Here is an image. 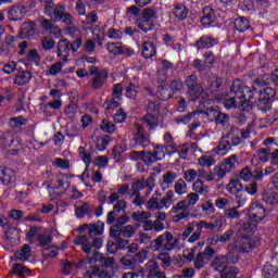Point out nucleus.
I'll return each mask as SVG.
<instances>
[{"label": "nucleus", "instance_id": "obj_41", "mask_svg": "<svg viewBox=\"0 0 278 278\" xmlns=\"http://www.w3.org/2000/svg\"><path fill=\"white\" fill-rule=\"evenodd\" d=\"M220 164L228 173H231L236 168V164H238V156L231 155L225 159Z\"/></svg>", "mask_w": 278, "mask_h": 278}, {"label": "nucleus", "instance_id": "obj_55", "mask_svg": "<svg viewBox=\"0 0 278 278\" xmlns=\"http://www.w3.org/2000/svg\"><path fill=\"white\" fill-rule=\"evenodd\" d=\"M151 251V248L146 247L141 249L136 255L135 260L136 262H139V264H142L147 261V257L149 256V252Z\"/></svg>", "mask_w": 278, "mask_h": 278}, {"label": "nucleus", "instance_id": "obj_62", "mask_svg": "<svg viewBox=\"0 0 278 278\" xmlns=\"http://www.w3.org/2000/svg\"><path fill=\"white\" fill-rule=\"evenodd\" d=\"M239 179L251 181V179H253V172H251V168L244 167L239 174Z\"/></svg>", "mask_w": 278, "mask_h": 278}, {"label": "nucleus", "instance_id": "obj_13", "mask_svg": "<svg viewBox=\"0 0 278 278\" xmlns=\"http://www.w3.org/2000/svg\"><path fill=\"white\" fill-rule=\"evenodd\" d=\"M105 224L102 222H98L96 224H84L78 228V233H87L89 235V238H92L94 236H101L103 231L105 230Z\"/></svg>", "mask_w": 278, "mask_h": 278}, {"label": "nucleus", "instance_id": "obj_8", "mask_svg": "<svg viewBox=\"0 0 278 278\" xmlns=\"http://www.w3.org/2000/svg\"><path fill=\"white\" fill-rule=\"evenodd\" d=\"M248 215L250 218L249 223H244V225H255V229H257V224L260 220H264L266 218V210L262 204L254 202L251 204Z\"/></svg>", "mask_w": 278, "mask_h": 278}, {"label": "nucleus", "instance_id": "obj_63", "mask_svg": "<svg viewBox=\"0 0 278 278\" xmlns=\"http://www.w3.org/2000/svg\"><path fill=\"white\" fill-rule=\"evenodd\" d=\"M263 275L264 278H275V275H277V267L273 265L265 266Z\"/></svg>", "mask_w": 278, "mask_h": 278}, {"label": "nucleus", "instance_id": "obj_15", "mask_svg": "<svg viewBox=\"0 0 278 278\" xmlns=\"http://www.w3.org/2000/svg\"><path fill=\"white\" fill-rule=\"evenodd\" d=\"M3 229L5 230L4 240L7 244H11V247H16V244H18V240H21V229L14 226L10 227L8 225V219L7 225Z\"/></svg>", "mask_w": 278, "mask_h": 278}, {"label": "nucleus", "instance_id": "obj_47", "mask_svg": "<svg viewBox=\"0 0 278 278\" xmlns=\"http://www.w3.org/2000/svg\"><path fill=\"white\" fill-rule=\"evenodd\" d=\"M192 191L198 192V194H207L210 192V187L203 185V181L197 180L192 185Z\"/></svg>", "mask_w": 278, "mask_h": 278}, {"label": "nucleus", "instance_id": "obj_27", "mask_svg": "<svg viewBox=\"0 0 278 278\" xmlns=\"http://www.w3.org/2000/svg\"><path fill=\"white\" fill-rule=\"evenodd\" d=\"M198 164L203 168H210L216 164V159H214L213 153H206L198 159Z\"/></svg>", "mask_w": 278, "mask_h": 278}, {"label": "nucleus", "instance_id": "obj_61", "mask_svg": "<svg viewBox=\"0 0 278 278\" xmlns=\"http://www.w3.org/2000/svg\"><path fill=\"white\" fill-rule=\"evenodd\" d=\"M74 268H75V264L71 263L70 261L65 260L61 263V269L64 275H71Z\"/></svg>", "mask_w": 278, "mask_h": 278}, {"label": "nucleus", "instance_id": "obj_11", "mask_svg": "<svg viewBox=\"0 0 278 278\" xmlns=\"http://www.w3.org/2000/svg\"><path fill=\"white\" fill-rule=\"evenodd\" d=\"M188 90V99L189 101H197V99H201V94H203V88L197 85V76L191 75L186 78Z\"/></svg>", "mask_w": 278, "mask_h": 278}, {"label": "nucleus", "instance_id": "obj_7", "mask_svg": "<svg viewBox=\"0 0 278 278\" xmlns=\"http://www.w3.org/2000/svg\"><path fill=\"white\" fill-rule=\"evenodd\" d=\"M74 244H77L84 253L90 255V253H92V247H94V249H101V247H103V239L96 238L90 242V239L86 235H81L74 239Z\"/></svg>", "mask_w": 278, "mask_h": 278}, {"label": "nucleus", "instance_id": "obj_60", "mask_svg": "<svg viewBox=\"0 0 278 278\" xmlns=\"http://www.w3.org/2000/svg\"><path fill=\"white\" fill-rule=\"evenodd\" d=\"M108 144H110V137H100L97 140V149L98 151H105L108 149Z\"/></svg>", "mask_w": 278, "mask_h": 278}, {"label": "nucleus", "instance_id": "obj_19", "mask_svg": "<svg viewBox=\"0 0 278 278\" xmlns=\"http://www.w3.org/2000/svg\"><path fill=\"white\" fill-rule=\"evenodd\" d=\"M212 257H214V249L207 247L204 252L197 255L194 267L199 269L203 268V266H205V264H207Z\"/></svg>", "mask_w": 278, "mask_h": 278}, {"label": "nucleus", "instance_id": "obj_45", "mask_svg": "<svg viewBox=\"0 0 278 278\" xmlns=\"http://www.w3.org/2000/svg\"><path fill=\"white\" fill-rule=\"evenodd\" d=\"M226 190L230 194H238V192H241L242 190V184H240L238 180L232 179L230 182L227 185Z\"/></svg>", "mask_w": 278, "mask_h": 278}, {"label": "nucleus", "instance_id": "obj_35", "mask_svg": "<svg viewBox=\"0 0 278 278\" xmlns=\"http://www.w3.org/2000/svg\"><path fill=\"white\" fill-rule=\"evenodd\" d=\"M228 258L226 256H216L213 261L212 268L220 273L224 268H227Z\"/></svg>", "mask_w": 278, "mask_h": 278}, {"label": "nucleus", "instance_id": "obj_50", "mask_svg": "<svg viewBox=\"0 0 278 278\" xmlns=\"http://www.w3.org/2000/svg\"><path fill=\"white\" fill-rule=\"evenodd\" d=\"M198 177L200 179H203L204 181H215L216 179V175L214 174V172H207L203 168H200L198 170Z\"/></svg>", "mask_w": 278, "mask_h": 278}, {"label": "nucleus", "instance_id": "obj_26", "mask_svg": "<svg viewBox=\"0 0 278 278\" xmlns=\"http://www.w3.org/2000/svg\"><path fill=\"white\" fill-rule=\"evenodd\" d=\"M262 199L267 205H275L278 202V193L275 189H266L262 194Z\"/></svg>", "mask_w": 278, "mask_h": 278}, {"label": "nucleus", "instance_id": "obj_17", "mask_svg": "<svg viewBox=\"0 0 278 278\" xmlns=\"http://www.w3.org/2000/svg\"><path fill=\"white\" fill-rule=\"evenodd\" d=\"M121 94H123V87L121 85H115L112 93L113 98L108 99L104 102L103 108H105V110L118 108L121 105Z\"/></svg>", "mask_w": 278, "mask_h": 278}, {"label": "nucleus", "instance_id": "obj_32", "mask_svg": "<svg viewBox=\"0 0 278 278\" xmlns=\"http://www.w3.org/2000/svg\"><path fill=\"white\" fill-rule=\"evenodd\" d=\"M105 81H108V71L99 72L93 78L92 88H94V90H99Z\"/></svg>", "mask_w": 278, "mask_h": 278}, {"label": "nucleus", "instance_id": "obj_36", "mask_svg": "<svg viewBox=\"0 0 278 278\" xmlns=\"http://www.w3.org/2000/svg\"><path fill=\"white\" fill-rule=\"evenodd\" d=\"M216 45V39L210 36H203L200 40L197 41L198 49H210V47H214Z\"/></svg>", "mask_w": 278, "mask_h": 278}, {"label": "nucleus", "instance_id": "obj_3", "mask_svg": "<svg viewBox=\"0 0 278 278\" xmlns=\"http://www.w3.org/2000/svg\"><path fill=\"white\" fill-rule=\"evenodd\" d=\"M197 203H199V194H197L195 192L189 193L186 200L179 201L175 206L172 207V220L174 223H179V220L188 218V216L190 215V213L188 212V207H191V205H197Z\"/></svg>", "mask_w": 278, "mask_h": 278}, {"label": "nucleus", "instance_id": "obj_54", "mask_svg": "<svg viewBox=\"0 0 278 278\" xmlns=\"http://www.w3.org/2000/svg\"><path fill=\"white\" fill-rule=\"evenodd\" d=\"M211 218L213 220L211 223L213 224L214 229H223V227H225L227 225L225 216H223V215H215Z\"/></svg>", "mask_w": 278, "mask_h": 278}, {"label": "nucleus", "instance_id": "obj_59", "mask_svg": "<svg viewBox=\"0 0 278 278\" xmlns=\"http://www.w3.org/2000/svg\"><path fill=\"white\" fill-rule=\"evenodd\" d=\"M152 154L154 155V159H156V162L164 160V157H166V148L157 146L154 148V152H152Z\"/></svg>", "mask_w": 278, "mask_h": 278}, {"label": "nucleus", "instance_id": "obj_33", "mask_svg": "<svg viewBox=\"0 0 278 278\" xmlns=\"http://www.w3.org/2000/svg\"><path fill=\"white\" fill-rule=\"evenodd\" d=\"M146 273H148V278H155L160 275V265L155 261H149L146 264Z\"/></svg>", "mask_w": 278, "mask_h": 278}, {"label": "nucleus", "instance_id": "obj_37", "mask_svg": "<svg viewBox=\"0 0 278 278\" xmlns=\"http://www.w3.org/2000/svg\"><path fill=\"white\" fill-rule=\"evenodd\" d=\"M139 225H127L122 228H119V236H123L124 238H134L136 236V231H138Z\"/></svg>", "mask_w": 278, "mask_h": 278}, {"label": "nucleus", "instance_id": "obj_31", "mask_svg": "<svg viewBox=\"0 0 278 278\" xmlns=\"http://www.w3.org/2000/svg\"><path fill=\"white\" fill-rule=\"evenodd\" d=\"M70 34L71 36H73V34H75L76 36V40L74 42H72L71 47L73 51H78L81 48V45H84V41L80 39L81 37V30H79V28L76 27H72L70 28Z\"/></svg>", "mask_w": 278, "mask_h": 278}, {"label": "nucleus", "instance_id": "obj_22", "mask_svg": "<svg viewBox=\"0 0 278 278\" xmlns=\"http://www.w3.org/2000/svg\"><path fill=\"white\" fill-rule=\"evenodd\" d=\"M58 55L61 60H67L71 55V42L68 40L62 39L59 41Z\"/></svg>", "mask_w": 278, "mask_h": 278}, {"label": "nucleus", "instance_id": "obj_14", "mask_svg": "<svg viewBox=\"0 0 278 278\" xmlns=\"http://www.w3.org/2000/svg\"><path fill=\"white\" fill-rule=\"evenodd\" d=\"M94 262H100L101 266H104V268H112V266H114V257H104L103 254L99 252H96L92 257L84 260L86 266H94Z\"/></svg>", "mask_w": 278, "mask_h": 278}, {"label": "nucleus", "instance_id": "obj_18", "mask_svg": "<svg viewBox=\"0 0 278 278\" xmlns=\"http://www.w3.org/2000/svg\"><path fill=\"white\" fill-rule=\"evenodd\" d=\"M26 14L27 4H16L7 12L9 21H22Z\"/></svg>", "mask_w": 278, "mask_h": 278}, {"label": "nucleus", "instance_id": "obj_12", "mask_svg": "<svg viewBox=\"0 0 278 278\" xmlns=\"http://www.w3.org/2000/svg\"><path fill=\"white\" fill-rule=\"evenodd\" d=\"M26 238L27 240H29V242H35V240H39L40 244L42 245L49 244L52 240L51 235L47 232L42 233V229L36 227L29 229Z\"/></svg>", "mask_w": 278, "mask_h": 278}, {"label": "nucleus", "instance_id": "obj_52", "mask_svg": "<svg viewBox=\"0 0 278 278\" xmlns=\"http://www.w3.org/2000/svg\"><path fill=\"white\" fill-rule=\"evenodd\" d=\"M10 127H13V129H18L23 127V125H27V119H25L23 116L13 117L9 121Z\"/></svg>", "mask_w": 278, "mask_h": 278}, {"label": "nucleus", "instance_id": "obj_38", "mask_svg": "<svg viewBox=\"0 0 278 278\" xmlns=\"http://www.w3.org/2000/svg\"><path fill=\"white\" fill-rule=\"evenodd\" d=\"M274 97H275V89L270 87H265L263 88V90L260 91L258 99L263 103H268V101H270V99H273Z\"/></svg>", "mask_w": 278, "mask_h": 278}, {"label": "nucleus", "instance_id": "obj_34", "mask_svg": "<svg viewBox=\"0 0 278 278\" xmlns=\"http://www.w3.org/2000/svg\"><path fill=\"white\" fill-rule=\"evenodd\" d=\"M270 155V150L267 149H261L260 151L256 152V154H254V156L252 157V163L253 164H260V162H268V157Z\"/></svg>", "mask_w": 278, "mask_h": 278}, {"label": "nucleus", "instance_id": "obj_44", "mask_svg": "<svg viewBox=\"0 0 278 278\" xmlns=\"http://www.w3.org/2000/svg\"><path fill=\"white\" fill-rule=\"evenodd\" d=\"M174 16L178 18V21H185L188 17V9L185 5L178 4L174 9Z\"/></svg>", "mask_w": 278, "mask_h": 278}, {"label": "nucleus", "instance_id": "obj_51", "mask_svg": "<svg viewBox=\"0 0 278 278\" xmlns=\"http://www.w3.org/2000/svg\"><path fill=\"white\" fill-rule=\"evenodd\" d=\"M100 129L104 131V134H114L116 126L112 122L103 119L100 124Z\"/></svg>", "mask_w": 278, "mask_h": 278}, {"label": "nucleus", "instance_id": "obj_43", "mask_svg": "<svg viewBox=\"0 0 278 278\" xmlns=\"http://www.w3.org/2000/svg\"><path fill=\"white\" fill-rule=\"evenodd\" d=\"M119 262L125 270H134L136 268V257L123 256Z\"/></svg>", "mask_w": 278, "mask_h": 278}, {"label": "nucleus", "instance_id": "obj_16", "mask_svg": "<svg viewBox=\"0 0 278 278\" xmlns=\"http://www.w3.org/2000/svg\"><path fill=\"white\" fill-rule=\"evenodd\" d=\"M52 21H62V23H65V25H72L73 24V16L68 13H65L64 5H58L56 8H53L52 15H48Z\"/></svg>", "mask_w": 278, "mask_h": 278}, {"label": "nucleus", "instance_id": "obj_2", "mask_svg": "<svg viewBox=\"0 0 278 278\" xmlns=\"http://www.w3.org/2000/svg\"><path fill=\"white\" fill-rule=\"evenodd\" d=\"M253 90H251L241 80H235L231 85L230 92L235 94L224 101V108L226 110H249L252 105L251 99H253Z\"/></svg>", "mask_w": 278, "mask_h": 278}, {"label": "nucleus", "instance_id": "obj_6", "mask_svg": "<svg viewBox=\"0 0 278 278\" xmlns=\"http://www.w3.org/2000/svg\"><path fill=\"white\" fill-rule=\"evenodd\" d=\"M176 202L177 198H175V191L168 190L161 199L152 195L147 203V207L152 212L155 210H169Z\"/></svg>", "mask_w": 278, "mask_h": 278}, {"label": "nucleus", "instance_id": "obj_28", "mask_svg": "<svg viewBox=\"0 0 278 278\" xmlns=\"http://www.w3.org/2000/svg\"><path fill=\"white\" fill-rule=\"evenodd\" d=\"M175 179H177V173L175 172H167L163 174L162 180H161V187L164 189L170 188L173 184H175Z\"/></svg>", "mask_w": 278, "mask_h": 278}, {"label": "nucleus", "instance_id": "obj_23", "mask_svg": "<svg viewBox=\"0 0 278 278\" xmlns=\"http://www.w3.org/2000/svg\"><path fill=\"white\" fill-rule=\"evenodd\" d=\"M229 151H231V143L229 142V138L226 137L220 140L217 148L213 150V153H216L217 155L223 157V156L227 155V153H229Z\"/></svg>", "mask_w": 278, "mask_h": 278}, {"label": "nucleus", "instance_id": "obj_20", "mask_svg": "<svg viewBox=\"0 0 278 278\" xmlns=\"http://www.w3.org/2000/svg\"><path fill=\"white\" fill-rule=\"evenodd\" d=\"M0 181H2L3 186H10V184L16 181V174L12 168L0 167Z\"/></svg>", "mask_w": 278, "mask_h": 278}, {"label": "nucleus", "instance_id": "obj_39", "mask_svg": "<svg viewBox=\"0 0 278 278\" xmlns=\"http://www.w3.org/2000/svg\"><path fill=\"white\" fill-rule=\"evenodd\" d=\"M29 79H31L29 72H18L15 76L14 84H16V86H25V84H29Z\"/></svg>", "mask_w": 278, "mask_h": 278}, {"label": "nucleus", "instance_id": "obj_4", "mask_svg": "<svg viewBox=\"0 0 278 278\" xmlns=\"http://www.w3.org/2000/svg\"><path fill=\"white\" fill-rule=\"evenodd\" d=\"M182 247L184 243H179V238L174 237L168 231H165L150 242L152 251H174V249H182Z\"/></svg>", "mask_w": 278, "mask_h": 278}, {"label": "nucleus", "instance_id": "obj_58", "mask_svg": "<svg viewBox=\"0 0 278 278\" xmlns=\"http://www.w3.org/2000/svg\"><path fill=\"white\" fill-rule=\"evenodd\" d=\"M13 275H17V277H23V275L29 273V269L22 264H14L12 267Z\"/></svg>", "mask_w": 278, "mask_h": 278}, {"label": "nucleus", "instance_id": "obj_53", "mask_svg": "<svg viewBox=\"0 0 278 278\" xmlns=\"http://www.w3.org/2000/svg\"><path fill=\"white\" fill-rule=\"evenodd\" d=\"M53 188L56 190H60V188H63V190H68V188H71V181H68L66 176H61L56 179V185Z\"/></svg>", "mask_w": 278, "mask_h": 278}, {"label": "nucleus", "instance_id": "obj_10", "mask_svg": "<svg viewBox=\"0 0 278 278\" xmlns=\"http://www.w3.org/2000/svg\"><path fill=\"white\" fill-rule=\"evenodd\" d=\"M155 18V11L151 9H146L143 15L137 21L138 29L141 31H151L154 27L153 20Z\"/></svg>", "mask_w": 278, "mask_h": 278}, {"label": "nucleus", "instance_id": "obj_49", "mask_svg": "<svg viewBox=\"0 0 278 278\" xmlns=\"http://www.w3.org/2000/svg\"><path fill=\"white\" fill-rule=\"evenodd\" d=\"M220 273V278H235L238 277V268L233 266H228L224 268Z\"/></svg>", "mask_w": 278, "mask_h": 278}, {"label": "nucleus", "instance_id": "obj_30", "mask_svg": "<svg viewBox=\"0 0 278 278\" xmlns=\"http://www.w3.org/2000/svg\"><path fill=\"white\" fill-rule=\"evenodd\" d=\"M31 256V248L29 245L25 244L23 248L15 252L14 257L15 260H18L20 262H27L29 257Z\"/></svg>", "mask_w": 278, "mask_h": 278}, {"label": "nucleus", "instance_id": "obj_9", "mask_svg": "<svg viewBox=\"0 0 278 278\" xmlns=\"http://www.w3.org/2000/svg\"><path fill=\"white\" fill-rule=\"evenodd\" d=\"M194 227H197L199 231H203V229L214 231L215 229L212 222L207 223L205 220H200L199 223H189L185 230L182 231V233L180 235V238H182V240H188V238H190V236L192 235V231H194Z\"/></svg>", "mask_w": 278, "mask_h": 278}, {"label": "nucleus", "instance_id": "obj_40", "mask_svg": "<svg viewBox=\"0 0 278 278\" xmlns=\"http://www.w3.org/2000/svg\"><path fill=\"white\" fill-rule=\"evenodd\" d=\"M249 27H251V23L245 17H237L235 20V29H237V31H247Z\"/></svg>", "mask_w": 278, "mask_h": 278}, {"label": "nucleus", "instance_id": "obj_56", "mask_svg": "<svg viewBox=\"0 0 278 278\" xmlns=\"http://www.w3.org/2000/svg\"><path fill=\"white\" fill-rule=\"evenodd\" d=\"M215 121L218 125H223V127L227 126L229 123V115L220 112H215L214 114Z\"/></svg>", "mask_w": 278, "mask_h": 278}, {"label": "nucleus", "instance_id": "obj_48", "mask_svg": "<svg viewBox=\"0 0 278 278\" xmlns=\"http://www.w3.org/2000/svg\"><path fill=\"white\" fill-rule=\"evenodd\" d=\"M106 49L112 55H123L125 53V49L121 43H109Z\"/></svg>", "mask_w": 278, "mask_h": 278}, {"label": "nucleus", "instance_id": "obj_5", "mask_svg": "<svg viewBox=\"0 0 278 278\" xmlns=\"http://www.w3.org/2000/svg\"><path fill=\"white\" fill-rule=\"evenodd\" d=\"M160 125V119L156 115L148 114L143 119L137 122V134L136 140L139 142H144L149 138V132L151 129H155Z\"/></svg>", "mask_w": 278, "mask_h": 278}, {"label": "nucleus", "instance_id": "obj_64", "mask_svg": "<svg viewBox=\"0 0 278 278\" xmlns=\"http://www.w3.org/2000/svg\"><path fill=\"white\" fill-rule=\"evenodd\" d=\"M157 260H160V262H162V266L168 267L170 266V255L166 252H161L157 257Z\"/></svg>", "mask_w": 278, "mask_h": 278}, {"label": "nucleus", "instance_id": "obj_24", "mask_svg": "<svg viewBox=\"0 0 278 278\" xmlns=\"http://www.w3.org/2000/svg\"><path fill=\"white\" fill-rule=\"evenodd\" d=\"M131 160H142L144 164H153V162H157L153 152H132L130 154Z\"/></svg>", "mask_w": 278, "mask_h": 278}, {"label": "nucleus", "instance_id": "obj_1", "mask_svg": "<svg viewBox=\"0 0 278 278\" xmlns=\"http://www.w3.org/2000/svg\"><path fill=\"white\" fill-rule=\"evenodd\" d=\"M255 224H243L242 236L228 247V260L236 264L240 260V253H251L253 249L260 247V239L253 236Z\"/></svg>", "mask_w": 278, "mask_h": 278}, {"label": "nucleus", "instance_id": "obj_29", "mask_svg": "<svg viewBox=\"0 0 278 278\" xmlns=\"http://www.w3.org/2000/svg\"><path fill=\"white\" fill-rule=\"evenodd\" d=\"M141 53L147 60L153 58L157 52L155 51V45L151 41H146L141 46Z\"/></svg>", "mask_w": 278, "mask_h": 278}, {"label": "nucleus", "instance_id": "obj_21", "mask_svg": "<svg viewBox=\"0 0 278 278\" xmlns=\"http://www.w3.org/2000/svg\"><path fill=\"white\" fill-rule=\"evenodd\" d=\"M214 21H216V13L214 12V9L210 7L204 8L203 16L201 18L203 27H210Z\"/></svg>", "mask_w": 278, "mask_h": 278}, {"label": "nucleus", "instance_id": "obj_46", "mask_svg": "<svg viewBox=\"0 0 278 278\" xmlns=\"http://www.w3.org/2000/svg\"><path fill=\"white\" fill-rule=\"evenodd\" d=\"M174 192L179 195L186 194V192H188V185L184 179L180 178L175 182Z\"/></svg>", "mask_w": 278, "mask_h": 278}, {"label": "nucleus", "instance_id": "obj_25", "mask_svg": "<svg viewBox=\"0 0 278 278\" xmlns=\"http://www.w3.org/2000/svg\"><path fill=\"white\" fill-rule=\"evenodd\" d=\"M34 34H36V24H34V22L22 24L20 30L21 38H29L30 36H34Z\"/></svg>", "mask_w": 278, "mask_h": 278}, {"label": "nucleus", "instance_id": "obj_42", "mask_svg": "<svg viewBox=\"0 0 278 278\" xmlns=\"http://www.w3.org/2000/svg\"><path fill=\"white\" fill-rule=\"evenodd\" d=\"M202 213L204 216H210L216 212V207L214 206V202L212 200H205L201 205H200Z\"/></svg>", "mask_w": 278, "mask_h": 278}, {"label": "nucleus", "instance_id": "obj_57", "mask_svg": "<svg viewBox=\"0 0 278 278\" xmlns=\"http://www.w3.org/2000/svg\"><path fill=\"white\" fill-rule=\"evenodd\" d=\"M197 177H199V172H197L195 169H187L184 173V179L188 184H192V181H194Z\"/></svg>", "mask_w": 278, "mask_h": 278}]
</instances>
